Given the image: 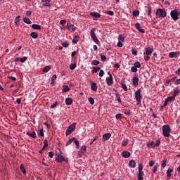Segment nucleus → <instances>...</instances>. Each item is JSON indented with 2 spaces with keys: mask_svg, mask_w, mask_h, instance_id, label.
I'll return each mask as SVG.
<instances>
[{
  "mask_svg": "<svg viewBox=\"0 0 180 180\" xmlns=\"http://www.w3.org/2000/svg\"><path fill=\"white\" fill-rule=\"evenodd\" d=\"M62 46H63V47H68V46H70V44H68L67 42H63V43H62Z\"/></svg>",
  "mask_w": 180,
  "mask_h": 180,
  "instance_id": "nucleus-57",
  "label": "nucleus"
},
{
  "mask_svg": "<svg viewBox=\"0 0 180 180\" xmlns=\"http://www.w3.org/2000/svg\"><path fill=\"white\" fill-rule=\"evenodd\" d=\"M30 36L32 39H37V37H39V34L36 32H33L30 34Z\"/></svg>",
  "mask_w": 180,
  "mask_h": 180,
  "instance_id": "nucleus-29",
  "label": "nucleus"
},
{
  "mask_svg": "<svg viewBox=\"0 0 180 180\" xmlns=\"http://www.w3.org/2000/svg\"><path fill=\"white\" fill-rule=\"evenodd\" d=\"M162 133L164 137H169L171 136V127H169V125H164L162 127Z\"/></svg>",
  "mask_w": 180,
  "mask_h": 180,
  "instance_id": "nucleus-1",
  "label": "nucleus"
},
{
  "mask_svg": "<svg viewBox=\"0 0 180 180\" xmlns=\"http://www.w3.org/2000/svg\"><path fill=\"white\" fill-rule=\"evenodd\" d=\"M131 72H137V68L136 67L133 66L131 68Z\"/></svg>",
  "mask_w": 180,
  "mask_h": 180,
  "instance_id": "nucleus-52",
  "label": "nucleus"
},
{
  "mask_svg": "<svg viewBox=\"0 0 180 180\" xmlns=\"http://www.w3.org/2000/svg\"><path fill=\"white\" fill-rule=\"evenodd\" d=\"M148 147H152V148H155V143L154 141H150L147 144Z\"/></svg>",
  "mask_w": 180,
  "mask_h": 180,
  "instance_id": "nucleus-32",
  "label": "nucleus"
},
{
  "mask_svg": "<svg viewBox=\"0 0 180 180\" xmlns=\"http://www.w3.org/2000/svg\"><path fill=\"white\" fill-rule=\"evenodd\" d=\"M160 144H161V140L158 139V140L156 141L155 146H156V147H160Z\"/></svg>",
  "mask_w": 180,
  "mask_h": 180,
  "instance_id": "nucleus-51",
  "label": "nucleus"
},
{
  "mask_svg": "<svg viewBox=\"0 0 180 180\" xmlns=\"http://www.w3.org/2000/svg\"><path fill=\"white\" fill-rule=\"evenodd\" d=\"M117 46V47H123V43H122V41H118Z\"/></svg>",
  "mask_w": 180,
  "mask_h": 180,
  "instance_id": "nucleus-62",
  "label": "nucleus"
},
{
  "mask_svg": "<svg viewBox=\"0 0 180 180\" xmlns=\"http://www.w3.org/2000/svg\"><path fill=\"white\" fill-rule=\"evenodd\" d=\"M134 67L136 68H140L141 67V64H140V62H136L134 64Z\"/></svg>",
  "mask_w": 180,
  "mask_h": 180,
  "instance_id": "nucleus-43",
  "label": "nucleus"
},
{
  "mask_svg": "<svg viewBox=\"0 0 180 180\" xmlns=\"http://www.w3.org/2000/svg\"><path fill=\"white\" fill-rule=\"evenodd\" d=\"M135 98L138 102V105H141V90L140 89L135 92Z\"/></svg>",
  "mask_w": 180,
  "mask_h": 180,
  "instance_id": "nucleus-7",
  "label": "nucleus"
},
{
  "mask_svg": "<svg viewBox=\"0 0 180 180\" xmlns=\"http://www.w3.org/2000/svg\"><path fill=\"white\" fill-rule=\"evenodd\" d=\"M161 167H162V168H165V167H167V159H165L162 161Z\"/></svg>",
  "mask_w": 180,
  "mask_h": 180,
  "instance_id": "nucleus-44",
  "label": "nucleus"
},
{
  "mask_svg": "<svg viewBox=\"0 0 180 180\" xmlns=\"http://www.w3.org/2000/svg\"><path fill=\"white\" fill-rule=\"evenodd\" d=\"M76 126H77V123H73L70 124L66 130L65 135L70 136V134H71V133H72V131L75 130Z\"/></svg>",
  "mask_w": 180,
  "mask_h": 180,
  "instance_id": "nucleus-5",
  "label": "nucleus"
},
{
  "mask_svg": "<svg viewBox=\"0 0 180 180\" xmlns=\"http://www.w3.org/2000/svg\"><path fill=\"white\" fill-rule=\"evenodd\" d=\"M73 141H75V138L73 137L70 139L68 140V141L66 143L65 146H70V144H71Z\"/></svg>",
  "mask_w": 180,
  "mask_h": 180,
  "instance_id": "nucleus-34",
  "label": "nucleus"
},
{
  "mask_svg": "<svg viewBox=\"0 0 180 180\" xmlns=\"http://www.w3.org/2000/svg\"><path fill=\"white\" fill-rule=\"evenodd\" d=\"M153 51H154V50L153 49V48L150 47H147L146 49V56H150V54L153 53Z\"/></svg>",
  "mask_w": 180,
  "mask_h": 180,
  "instance_id": "nucleus-16",
  "label": "nucleus"
},
{
  "mask_svg": "<svg viewBox=\"0 0 180 180\" xmlns=\"http://www.w3.org/2000/svg\"><path fill=\"white\" fill-rule=\"evenodd\" d=\"M91 16H94V18H101V15L96 12L90 13Z\"/></svg>",
  "mask_w": 180,
  "mask_h": 180,
  "instance_id": "nucleus-25",
  "label": "nucleus"
},
{
  "mask_svg": "<svg viewBox=\"0 0 180 180\" xmlns=\"http://www.w3.org/2000/svg\"><path fill=\"white\" fill-rule=\"evenodd\" d=\"M49 157H50V158H53L54 157V153L49 152Z\"/></svg>",
  "mask_w": 180,
  "mask_h": 180,
  "instance_id": "nucleus-56",
  "label": "nucleus"
},
{
  "mask_svg": "<svg viewBox=\"0 0 180 180\" xmlns=\"http://www.w3.org/2000/svg\"><path fill=\"white\" fill-rule=\"evenodd\" d=\"M67 29H68L70 32H75V30H77V27L74 26V25L71 24L70 22H68Z\"/></svg>",
  "mask_w": 180,
  "mask_h": 180,
  "instance_id": "nucleus-9",
  "label": "nucleus"
},
{
  "mask_svg": "<svg viewBox=\"0 0 180 180\" xmlns=\"http://www.w3.org/2000/svg\"><path fill=\"white\" fill-rule=\"evenodd\" d=\"M170 16L173 20H178L179 19V13L178 12V10L175 9L171 11Z\"/></svg>",
  "mask_w": 180,
  "mask_h": 180,
  "instance_id": "nucleus-6",
  "label": "nucleus"
},
{
  "mask_svg": "<svg viewBox=\"0 0 180 180\" xmlns=\"http://www.w3.org/2000/svg\"><path fill=\"white\" fill-rule=\"evenodd\" d=\"M68 91H70V87H68V86L65 85L64 86V88L63 89V92L66 93V92H68Z\"/></svg>",
  "mask_w": 180,
  "mask_h": 180,
  "instance_id": "nucleus-39",
  "label": "nucleus"
},
{
  "mask_svg": "<svg viewBox=\"0 0 180 180\" xmlns=\"http://www.w3.org/2000/svg\"><path fill=\"white\" fill-rule=\"evenodd\" d=\"M121 86H122V89H124V91H127V86H126V84L124 83H122Z\"/></svg>",
  "mask_w": 180,
  "mask_h": 180,
  "instance_id": "nucleus-45",
  "label": "nucleus"
},
{
  "mask_svg": "<svg viewBox=\"0 0 180 180\" xmlns=\"http://www.w3.org/2000/svg\"><path fill=\"white\" fill-rule=\"evenodd\" d=\"M154 164H155V162L150 160L149 161V166L150 167H154Z\"/></svg>",
  "mask_w": 180,
  "mask_h": 180,
  "instance_id": "nucleus-54",
  "label": "nucleus"
},
{
  "mask_svg": "<svg viewBox=\"0 0 180 180\" xmlns=\"http://www.w3.org/2000/svg\"><path fill=\"white\" fill-rule=\"evenodd\" d=\"M19 22H20V15L17 16L14 20V23L15 25H19Z\"/></svg>",
  "mask_w": 180,
  "mask_h": 180,
  "instance_id": "nucleus-31",
  "label": "nucleus"
},
{
  "mask_svg": "<svg viewBox=\"0 0 180 180\" xmlns=\"http://www.w3.org/2000/svg\"><path fill=\"white\" fill-rule=\"evenodd\" d=\"M50 70H51V67H50V65H47L46 66L44 69H43V72H49V71H50Z\"/></svg>",
  "mask_w": 180,
  "mask_h": 180,
  "instance_id": "nucleus-33",
  "label": "nucleus"
},
{
  "mask_svg": "<svg viewBox=\"0 0 180 180\" xmlns=\"http://www.w3.org/2000/svg\"><path fill=\"white\" fill-rule=\"evenodd\" d=\"M89 102H90L91 105H94L95 103V100L92 97H89L88 98Z\"/></svg>",
  "mask_w": 180,
  "mask_h": 180,
  "instance_id": "nucleus-40",
  "label": "nucleus"
},
{
  "mask_svg": "<svg viewBox=\"0 0 180 180\" xmlns=\"http://www.w3.org/2000/svg\"><path fill=\"white\" fill-rule=\"evenodd\" d=\"M27 136H30V137H32V139H36L37 136H36V132L33 131L32 134L30 132L27 131L26 133Z\"/></svg>",
  "mask_w": 180,
  "mask_h": 180,
  "instance_id": "nucleus-21",
  "label": "nucleus"
},
{
  "mask_svg": "<svg viewBox=\"0 0 180 180\" xmlns=\"http://www.w3.org/2000/svg\"><path fill=\"white\" fill-rule=\"evenodd\" d=\"M143 164H139L138 167V180H144V179L143 178V176H144V172H143Z\"/></svg>",
  "mask_w": 180,
  "mask_h": 180,
  "instance_id": "nucleus-3",
  "label": "nucleus"
},
{
  "mask_svg": "<svg viewBox=\"0 0 180 180\" xmlns=\"http://www.w3.org/2000/svg\"><path fill=\"white\" fill-rule=\"evenodd\" d=\"M110 137H112V134H110L109 133L105 134L103 135V141H106L109 140V139H110Z\"/></svg>",
  "mask_w": 180,
  "mask_h": 180,
  "instance_id": "nucleus-14",
  "label": "nucleus"
},
{
  "mask_svg": "<svg viewBox=\"0 0 180 180\" xmlns=\"http://www.w3.org/2000/svg\"><path fill=\"white\" fill-rule=\"evenodd\" d=\"M75 68H77V65L76 64H71L70 65V70H75Z\"/></svg>",
  "mask_w": 180,
  "mask_h": 180,
  "instance_id": "nucleus-47",
  "label": "nucleus"
},
{
  "mask_svg": "<svg viewBox=\"0 0 180 180\" xmlns=\"http://www.w3.org/2000/svg\"><path fill=\"white\" fill-rule=\"evenodd\" d=\"M135 27H136V29H137V30H138L139 32H140L141 33H146V31L144 30V29H142V28H141V26L140 25V23L136 22V23L135 24Z\"/></svg>",
  "mask_w": 180,
  "mask_h": 180,
  "instance_id": "nucleus-11",
  "label": "nucleus"
},
{
  "mask_svg": "<svg viewBox=\"0 0 180 180\" xmlns=\"http://www.w3.org/2000/svg\"><path fill=\"white\" fill-rule=\"evenodd\" d=\"M106 13L107 15H110V16H113V15H115V13L112 11H108Z\"/></svg>",
  "mask_w": 180,
  "mask_h": 180,
  "instance_id": "nucleus-49",
  "label": "nucleus"
},
{
  "mask_svg": "<svg viewBox=\"0 0 180 180\" xmlns=\"http://www.w3.org/2000/svg\"><path fill=\"white\" fill-rule=\"evenodd\" d=\"M129 167L131 168H136V161L134 160L129 161Z\"/></svg>",
  "mask_w": 180,
  "mask_h": 180,
  "instance_id": "nucleus-23",
  "label": "nucleus"
},
{
  "mask_svg": "<svg viewBox=\"0 0 180 180\" xmlns=\"http://www.w3.org/2000/svg\"><path fill=\"white\" fill-rule=\"evenodd\" d=\"M166 102H174L175 101V96H172L169 97H167L166 99Z\"/></svg>",
  "mask_w": 180,
  "mask_h": 180,
  "instance_id": "nucleus-22",
  "label": "nucleus"
},
{
  "mask_svg": "<svg viewBox=\"0 0 180 180\" xmlns=\"http://www.w3.org/2000/svg\"><path fill=\"white\" fill-rule=\"evenodd\" d=\"M132 84L134 86H137L139 85V77H134L132 79Z\"/></svg>",
  "mask_w": 180,
  "mask_h": 180,
  "instance_id": "nucleus-17",
  "label": "nucleus"
},
{
  "mask_svg": "<svg viewBox=\"0 0 180 180\" xmlns=\"http://www.w3.org/2000/svg\"><path fill=\"white\" fill-rule=\"evenodd\" d=\"M27 60V57L24 56L23 58H16L14 61L18 62L20 61V63H25Z\"/></svg>",
  "mask_w": 180,
  "mask_h": 180,
  "instance_id": "nucleus-13",
  "label": "nucleus"
},
{
  "mask_svg": "<svg viewBox=\"0 0 180 180\" xmlns=\"http://www.w3.org/2000/svg\"><path fill=\"white\" fill-rule=\"evenodd\" d=\"M90 34L94 43H96L98 46H101V41H99V39H98V37H96V34H95V28L91 30Z\"/></svg>",
  "mask_w": 180,
  "mask_h": 180,
  "instance_id": "nucleus-2",
  "label": "nucleus"
},
{
  "mask_svg": "<svg viewBox=\"0 0 180 180\" xmlns=\"http://www.w3.org/2000/svg\"><path fill=\"white\" fill-rule=\"evenodd\" d=\"M91 88L92 91H98V86L96 85V83H92V84L91 85Z\"/></svg>",
  "mask_w": 180,
  "mask_h": 180,
  "instance_id": "nucleus-26",
  "label": "nucleus"
},
{
  "mask_svg": "<svg viewBox=\"0 0 180 180\" xmlns=\"http://www.w3.org/2000/svg\"><path fill=\"white\" fill-rule=\"evenodd\" d=\"M118 39L121 41H124V37H123L122 35L118 36Z\"/></svg>",
  "mask_w": 180,
  "mask_h": 180,
  "instance_id": "nucleus-58",
  "label": "nucleus"
},
{
  "mask_svg": "<svg viewBox=\"0 0 180 180\" xmlns=\"http://www.w3.org/2000/svg\"><path fill=\"white\" fill-rule=\"evenodd\" d=\"M133 16H139L140 15V11L134 10L132 13Z\"/></svg>",
  "mask_w": 180,
  "mask_h": 180,
  "instance_id": "nucleus-37",
  "label": "nucleus"
},
{
  "mask_svg": "<svg viewBox=\"0 0 180 180\" xmlns=\"http://www.w3.org/2000/svg\"><path fill=\"white\" fill-rule=\"evenodd\" d=\"M179 92H180V90L179 89H175L174 91V95H173V96H174V98H175V96L176 95H178V94H179Z\"/></svg>",
  "mask_w": 180,
  "mask_h": 180,
  "instance_id": "nucleus-50",
  "label": "nucleus"
},
{
  "mask_svg": "<svg viewBox=\"0 0 180 180\" xmlns=\"http://www.w3.org/2000/svg\"><path fill=\"white\" fill-rule=\"evenodd\" d=\"M101 70V67H94L93 70H91V72L93 74H96V72H98V71H100Z\"/></svg>",
  "mask_w": 180,
  "mask_h": 180,
  "instance_id": "nucleus-28",
  "label": "nucleus"
},
{
  "mask_svg": "<svg viewBox=\"0 0 180 180\" xmlns=\"http://www.w3.org/2000/svg\"><path fill=\"white\" fill-rule=\"evenodd\" d=\"M60 23L61 25H65V23H67V21L65 20H60Z\"/></svg>",
  "mask_w": 180,
  "mask_h": 180,
  "instance_id": "nucleus-64",
  "label": "nucleus"
},
{
  "mask_svg": "<svg viewBox=\"0 0 180 180\" xmlns=\"http://www.w3.org/2000/svg\"><path fill=\"white\" fill-rule=\"evenodd\" d=\"M116 119H122V114L118 113L115 115Z\"/></svg>",
  "mask_w": 180,
  "mask_h": 180,
  "instance_id": "nucleus-59",
  "label": "nucleus"
},
{
  "mask_svg": "<svg viewBox=\"0 0 180 180\" xmlns=\"http://www.w3.org/2000/svg\"><path fill=\"white\" fill-rule=\"evenodd\" d=\"M20 169L22 171V174H26V169L25 168V166H23V165H20Z\"/></svg>",
  "mask_w": 180,
  "mask_h": 180,
  "instance_id": "nucleus-36",
  "label": "nucleus"
},
{
  "mask_svg": "<svg viewBox=\"0 0 180 180\" xmlns=\"http://www.w3.org/2000/svg\"><path fill=\"white\" fill-rule=\"evenodd\" d=\"M172 172H174V169L169 168L167 171V177L168 178V179H171V174H172Z\"/></svg>",
  "mask_w": 180,
  "mask_h": 180,
  "instance_id": "nucleus-18",
  "label": "nucleus"
},
{
  "mask_svg": "<svg viewBox=\"0 0 180 180\" xmlns=\"http://www.w3.org/2000/svg\"><path fill=\"white\" fill-rule=\"evenodd\" d=\"M74 143H75V144L77 148H79V141L75 139Z\"/></svg>",
  "mask_w": 180,
  "mask_h": 180,
  "instance_id": "nucleus-46",
  "label": "nucleus"
},
{
  "mask_svg": "<svg viewBox=\"0 0 180 180\" xmlns=\"http://www.w3.org/2000/svg\"><path fill=\"white\" fill-rule=\"evenodd\" d=\"M178 52H171L169 53V57L170 58H174V57L176 58V57H178Z\"/></svg>",
  "mask_w": 180,
  "mask_h": 180,
  "instance_id": "nucleus-19",
  "label": "nucleus"
},
{
  "mask_svg": "<svg viewBox=\"0 0 180 180\" xmlns=\"http://www.w3.org/2000/svg\"><path fill=\"white\" fill-rule=\"evenodd\" d=\"M148 16H150L151 15V6L148 7Z\"/></svg>",
  "mask_w": 180,
  "mask_h": 180,
  "instance_id": "nucleus-53",
  "label": "nucleus"
},
{
  "mask_svg": "<svg viewBox=\"0 0 180 180\" xmlns=\"http://www.w3.org/2000/svg\"><path fill=\"white\" fill-rule=\"evenodd\" d=\"M8 79H11V81H16V78L12 76H8Z\"/></svg>",
  "mask_w": 180,
  "mask_h": 180,
  "instance_id": "nucleus-63",
  "label": "nucleus"
},
{
  "mask_svg": "<svg viewBox=\"0 0 180 180\" xmlns=\"http://www.w3.org/2000/svg\"><path fill=\"white\" fill-rule=\"evenodd\" d=\"M86 151V146H82L78 152L79 157H82V155H84V154H85Z\"/></svg>",
  "mask_w": 180,
  "mask_h": 180,
  "instance_id": "nucleus-8",
  "label": "nucleus"
},
{
  "mask_svg": "<svg viewBox=\"0 0 180 180\" xmlns=\"http://www.w3.org/2000/svg\"><path fill=\"white\" fill-rule=\"evenodd\" d=\"M32 29H35L36 30H40L41 29V26L37 24H33L32 25Z\"/></svg>",
  "mask_w": 180,
  "mask_h": 180,
  "instance_id": "nucleus-24",
  "label": "nucleus"
},
{
  "mask_svg": "<svg viewBox=\"0 0 180 180\" xmlns=\"http://www.w3.org/2000/svg\"><path fill=\"white\" fill-rule=\"evenodd\" d=\"M65 102L66 105H72V99L71 98H66Z\"/></svg>",
  "mask_w": 180,
  "mask_h": 180,
  "instance_id": "nucleus-27",
  "label": "nucleus"
},
{
  "mask_svg": "<svg viewBox=\"0 0 180 180\" xmlns=\"http://www.w3.org/2000/svg\"><path fill=\"white\" fill-rule=\"evenodd\" d=\"M39 134H40L41 137H44V131L43 129H39Z\"/></svg>",
  "mask_w": 180,
  "mask_h": 180,
  "instance_id": "nucleus-48",
  "label": "nucleus"
},
{
  "mask_svg": "<svg viewBox=\"0 0 180 180\" xmlns=\"http://www.w3.org/2000/svg\"><path fill=\"white\" fill-rule=\"evenodd\" d=\"M129 144V140L128 139H124L122 143V146L124 147H126Z\"/></svg>",
  "mask_w": 180,
  "mask_h": 180,
  "instance_id": "nucleus-35",
  "label": "nucleus"
},
{
  "mask_svg": "<svg viewBox=\"0 0 180 180\" xmlns=\"http://www.w3.org/2000/svg\"><path fill=\"white\" fill-rule=\"evenodd\" d=\"M103 75H105V72L103 70H100L99 77H103Z\"/></svg>",
  "mask_w": 180,
  "mask_h": 180,
  "instance_id": "nucleus-55",
  "label": "nucleus"
},
{
  "mask_svg": "<svg viewBox=\"0 0 180 180\" xmlns=\"http://www.w3.org/2000/svg\"><path fill=\"white\" fill-rule=\"evenodd\" d=\"M122 157H124V158H129V157H130V152L127 150L123 151Z\"/></svg>",
  "mask_w": 180,
  "mask_h": 180,
  "instance_id": "nucleus-20",
  "label": "nucleus"
},
{
  "mask_svg": "<svg viewBox=\"0 0 180 180\" xmlns=\"http://www.w3.org/2000/svg\"><path fill=\"white\" fill-rule=\"evenodd\" d=\"M41 2H46L43 4V6H46L48 8H50V6H51V4H50V2H51V0H41Z\"/></svg>",
  "mask_w": 180,
  "mask_h": 180,
  "instance_id": "nucleus-15",
  "label": "nucleus"
},
{
  "mask_svg": "<svg viewBox=\"0 0 180 180\" xmlns=\"http://www.w3.org/2000/svg\"><path fill=\"white\" fill-rule=\"evenodd\" d=\"M106 83L108 86L113 85V77L110 76V77H108L106 79Z\"/></svg>",
  "mask_w": 180,
  "mask_h": 180,
  "instance_id": "nucleus-12",
  "label": "nucleus"
},
{
  "mask_svg": "<svg viewBox=\"0 0 180 180\" xmlns=\"http://www.w3.org/2000/svg\"><path fill=\"white\" fill-rule=\"evenodd\" d=\"M49 147V141L47 139H45L44 141V148H47Z\"/></svg>",
  "mask_w": 180,
  "mask_h": 180,
  "instance_id": "nucleus-41",
  "label": "nucleus"
},
{
  "mask_svg": "<svg viewBox=\"0 0 180 180\" xmlns=\"http://www.w3.org/2000/svg\"><path fill=\"white\" fill-rule=\"evenodd\" d=\"M26 16H32V11H26Z\"/></svg>",
  "mask_w": 180,
  "mask_h": 180,
  "instance_id": "nucleus-60",
  "label": "nucleus"
},
{
  "mask_svg": "<svg viewBox=\"0 0 180 180\" xmlns=\"http://www.w3.org/2000/svg\"><path fill=\"white\" fill-rule=\"evenodd\" d=\"M116 98L119 103H122V99L120 98V95L119 93H116Z\"/></svg>",
  "mask_w": 180,
  "mask_h": 180,
  "instance_id": "nucleus-38",
  "label": "nucleus"
},
{
  "mask_svg": "<svg viewBox=\"0 0 180 180\" xmlns=\"http://www.w3.org/2000/svg\"><path fill=\"white\" fill-rule=\"evenodd\" d=\"M92 65H99V60H94L91 62Z\"/></svg>",
  "mask_w": 180,
  "mask_h": 180,
  "instance_id": "nucleus-42",
  "label": "nucleus"
},
{
  "mask_svg": "<svg viewBox=\"0 0 180 180\" xmlns=\"http://www.w3.org/2000/svg\"><path fill=\"white\" fill-rule=\"evenodd\" d=\"M155 15L158 18H165V16H167V11L162 8H158L156 11Z\"/></svg>",
  "mask_w": 180,
  "mask_h": 180,
  "instance_id": "nucleus-4",
  "label": "nucleus"
},
{
  "mask_svg": "<svg viewBox=\"0 0 180 180\" xmlns=\"http://www.w3.org/2000/svg\"><path fill=\"white\" fill-rule=\"evenodd\" d=\"M101 59L103 60V61H106V56L105 55H101Z\"/></svg>",
  "mask_w": 180,
  "mask_h": 180,
  "instance_id": "nucleus-61",
  "label": "nucleus"
},
{
  "mask_svg": "<svg viewBox=\"0 0 180 180\" xmlns=\"http://www.w3.org/2000/svg\"><path fill=\"white\" fill-rule=\"evenodd\" d=\"M23 22H25V23H27V25H30V24H32V21H30V19H29V18L25 17V18H23Z\"/></svg>",
  "mask_w": 180,
  "mask_h": 180,
  "instance_id": "nucleus-30",
  "label": "nucleus"
},
{
  "mask_svg": "<svg viewBox=\"0 0 180 180\" xmlns=\"http://www.w3.org/2000/svg\"><path fill=\"white\" fill-rule=\"evenodd\" d=\"M56 160L58 162H67V159L64 158V156L61 155H58Z\"/></svg>",
  "mask_w": 180,
  "mask_h": 180,
  "instance_id": "nucleus-10",
  "label": "nucleus"
}]
</instances>
